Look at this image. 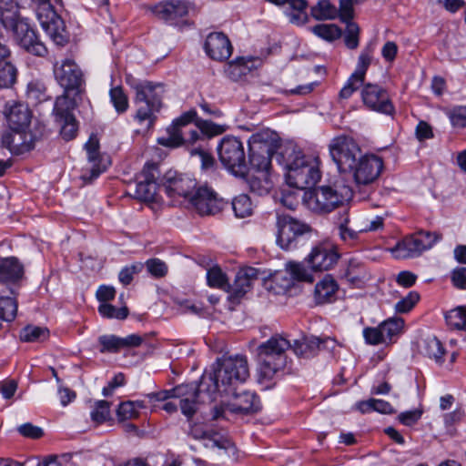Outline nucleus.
<instances>
[{"instance_id":"f257e3e1","label":"nucleus","mask_w":466,"mask_h":466,"mask_svg":"<svg viewBox=\"0 0 466 466\" xmlns=\"http://www.w3.org/2000/svg\"><path fill=\"white\" fill-rule=\"evenodd\" d=\"M225 128L211 121L198 117L197 111L190 109L176 118L167 128V136L159 137V145L177 147L181 145L195 146L205 141V137H212L222 134Z\"/></svg>"},{"instance_id":"f03ea898","label":"nucleus","mask_w":466,"mask_h":466,"mask_svg":"<svg viewBox=\"0 0 466 466\" xmlns=\"http://www.w3.org/2000/svg\"><path fill=\"white\" fill-rule=\"evenodd\" d=\"M249 377L246 356L236 355L225 358L213 374L201 379V390H207L208 400H215L218 393L229 394Z\"/></svg>"},{"instance_id":"7ed1b4c3","label":"nucleus","mask_w":466,"mask_h":466,"mask_svg":"<svg viewBox=\"0 0 466 466\" xmlns=\"http://www.w3.org/2000/svg\"><path fill=\"white\" fill-rule=\"evenodd\" d=\"M16 0L0 1V22L6 30H10L17 44L27 53L35 56L47 54L46 45L39 39L35 31L26 19L21 17Z\"/></svg>"},{"instance_id":"20e7f679","label":"nucleus","mask_w":466,"mask_h":466,"mask_svg":"<svg viewBox=\"0 0 466 466\" xmlns=\"http://www.w3.org/2000/svg\"><path fill=\"white\" fill-rule=\"evenodd\" d=\"M291 349V343L281 335H274L258 347L259 359L258 380H271L287 364L286 350Z\"/></svg>"},{"instance_id":"39448f33","label":"nucleus","mask_w":466,"mask_h":466,"mask_svg":"<svg viewBox=\"0 0 466 466\" xmlns=\"http://www.w3.org/2000/svg\"><path fill=\"white\" fill-rule=\"evenodd\" d=\"M318 157L307 156L295 152L287 163L286 180L289 186L299 189H306L315 186L321 177Z\"/></svg>"},{"instance_id":"423d86ee","label":"nucleus","mask_w":466,"mask_h":466,"mask_svg":"<svg viewBox=\"0 0 466 466\" xmlns=\"http://www.w3.org/2000/svg\"><path fill=\"white\" fill-rule=\"evenodd\" d=\"M351 196L352 191L350 187L335 183L307 191L304 195V202L316 213H329L348 201Z\"/></svg>"},{"instance_id":"0eeeda50","label":"nucleus","mask_w":466,"mask_h":466,"mask_svg":"<svg viewBox=\"0 0 466 466\" xmlns=\"http://www.w3.org/2000/svg\"><path fill=\"white\" fill-rule=\"evenodd\" d=\"M132 87L136 91L134 103L137 106L135 119L142 124L147 122L153 125L157 113L162 107L164 88L161 84H154L149 81L135 84Z\"/></svg>"},{"instance_id":"6e6552de","label":"nucleus","mask_w":466,"mask_h":466,"mask_svg":"<svg viewBox=\"0 0 466 466\" xmlns=\"http://www.w3.org/2000/svg\"><path fill=\"white\" fill-rule=\"evenodd\" d=\"M35 5L37 19L52 41L58 46L66 45L69 40L64 20L59 15V10L50 0H31Z\"/></svg>"},{"instance_id":"1a4fd4ad","label":"nucleus","mask_w":466,"mask_h":466,"mask_svg":"<svg viewBox=\"0 0 466 466\" xmlns=\"http://www.w3.org/2000/svg\"><path fill=\"white\" fill-rule=\"evenodd\" d=\"M277 244L284 250H292L304 244L309 227L287 215L277 217Z\"/></svg>"},{"instance_id":"9d476101","label":"nucleus","mask_w":466,"mask_h":466,"mask_svg":"<svg viewBox=\"0 0 466 466\" xmlns=\"http://www.w3.org/2000/svg\"><path fill=\"white\" fill-rule=\"evenodd\" d=\"M222 165L236 176L246 174V156L242 142L235 137H225L218 146Z\"/></svg>"},{"instance_id":"9b49d317","label":"nucleus","mask_w":466,"mask_h":466,"mask_svg":"<svg viewBox=\"0 0 466 466\" xmlns=\"http://www.w3.org/2000/svg\"><path fill=\"white\" fill-rule=\"evenodd\" d=\"M329 150L332 160L341 173H348L354 167L360 148L350 136L340 135L331 139Z\"/></svg>"},{"instance_id":"f8f14e48","label":"nucleus","mask_w":466,"mask_h":466,"mask_svg":"<svg viewBox=\"0 0 466 466\" xmlns=\"http://www.w3.org/2000/svg\"><path fill=\"white\" fill-rule=\"evenodd\" d=\"M268 132L256 133L248 141L249 164L253 171H269L275 152Z\"/></svg>"},{"instance_id":"ddd939ff","label":"nucleus","mask_w":466,"mask_h":466,"mask_svg":"<svg viewBox=\"0 0 466 466\" xmlns=\"http://www.w3.org/2000/svg\"><path fill=\"white\" fill-rule=\"evenodd\" d=\"M85 148L87 153V163L82 168L80 177L85 183H92L106 171L111 165V161L108 157L100 154L98 140L94 136L89 137L85 144Z\"/></svg>"},{"instance_id":"4468645a","label":"nucleus","mask_w":466,"mask_h":466,"mask_svg":"<svg viewBox=\"0 0 466 466\" xmlns=\"http://www.w3.org/2000/svg\"><path fill=\"white\" fill-rule=\"evenodd\" d=\"M176 399L179 400L178 405L181 412L191 419L197 411V406L199 402H211L208 400L207 390H201V382L198 386L195 384H181L174 388Z\"/></svg>"},{"instance_id":"2eb2a0df","label":"nucleus","mask_w":466,"mask_h":466,"mask_svg":"<svg viewBox=\"0 0 466 466\" xmlns=\"http://www.w3.org/2000/svg\"><path fill=\"white\" fill-rule=\"evenodd\" d=\"M383 169V160L374 154H367L356 160L351 173L358 185H369L380 177Z\"/></svg>"},{"instance_id":"dca6fc26","label":"nucleus","mask_w":466,"mask_h":466,"mask_svg":"<svg viewBox=\"0 0 466 466\" xmlns=\"http://www.w3.org/2000/svg\"><path fill=\"white\" fill-rule=\"evenodd\" d=\"M159 176L158 167L155 163H147L139 174L138 181L133 193L134 198L144 202L156 200L157 191L163 188L157 183Z\"/></svg>"},{"instance_id":"f3484780","label":"nucleus","mask_w":466,"mask_h":466,"mask_svg":"<svg viewBox=\"0 0 466 466\" xmlns=\"http://www.w3.org/2000/svg\"><path fill=\"white\" fill-rule=\"evenodd\" d=\"M54 75L66 92L77 90L84 82L81 69L69 58L55 63Z\"/></svg>"},{"instance_id":"a211bd4d","label":"nucleus","mask_w":466,"mask_h":466,"mask_svg":"<svg viewBox=\"0 0 466 466\" xmlns=\"http://www.w3.org/2000/svg\"><path fill=\"white\" fill-rule=\"evenodd\" d=\"M196 187V179L187 174L169 170L163 177L162 187L170 198H191Z\"/></svg>"},{"instance_id":"6ab92c4d","label":"nucleus","mask_w":466,"mask_h":466,"mask_svg":"<svg viewBox=\"0 0 466 466\" xmlns=\"http://www.w3.org/2000/svg\"><path fill=\"white\" fill-rule=\"evenodd\" d=\"M189 7L187 0H164L153 5L150 10L158 19L176 25L179 19L187 15Z\"/></svg>"},{"instance_id":"aec40b11","label":"nucleus","mask_w":466,"mask_h":466,"mask_svg":"<svg viewBox=\"0 0 466 466\" xmlns=\"http://www.w3.org/2000/svg\"><path fill=\"white\" fill-rule=\"evenodd\" d=\"M189 199L195 209L201 216L218 214L226 204L208 187H198Z\"/></svg>"},{"instance_id":"412c9836","label":"nucleus","mask_w":466,"mask_h":466,"mask_svg":"<svg viewBox=\"0 0 466 466\" xmlns=\"http://www.w3.org/2000/svg\"><path fill=\"white\" fill-rule=\"evenodd\" d=\"M363 103L370 109L392 115L394 106L389 97L387 91L375 84H366L361 91Z\"/></svg>"},{"instance_id":"4be33fe9","label":"nucleus","mask_w":466,"mask_h":466,"mask_svg":"<svg viewBox=\"0 0 466 466\" xmlns=\"http://www.w3.org/2000/svg\"><path fill=\"white\" fill-rule=\"evenodd\" d=\"M5 114L11 130L17 134L25 133L32 118L31 111L26 105L20 102L8 103Z\"/></svg>"},{"instance_id":"5701e85b","label":"nucleus","mask_w":466,"mask_h":466,"mask_svg":"<svg viewBox=\"0 0 466 466\" xmlns=\"http://www.w3.org/2000/svg\"><path fill=\"white\" fill-rule=\"evenodd\" d=\"M258 269L252 267H246L238 271L233 285H230L228 292V299L232 302H238L252 288L255 280L258 279Z\"/></svg>"},{"instance_id":"b1692460","label":"nucleus","mask_w":466,"mask_h":466,"mask_svg":"<svg viewBox=\"0 0 466 466\" xmlns=\"http://www.w3.org/2000/svg\"><path fill=\"white\" fill-rule=\"evenodd\" d=\"M207 55L218 61L227 60L232 54V45L228 36L221 32L210 33L204 45Z\"/></svg>"},{"instance_id":"393cba45","label":"nucleus","mask_w":466,"mask_h":466,"mask_svg":"<svg viewBox=\"0 0 466 466\" xmlns=\"http://www.w3.org/2000/svg\"><path fill=\"white\" fill-rule=\"evenodd\" d=\"M339 254L331 247L319 245L312 248L308 256V263L311 269L323 271L330 269L339 260Z\"/></svg>"},{"instance_id":"a878e982","label":"nucleus","mask_w":466,"mask_h":466,"mask_svg":"<svg viewBox=\"0 0 466 466\" xmlns=\"http://www.w3.org/2000/svg\"><path fill=\"white\" fill-rule=\"evenodd\" d=\"M335 340L326 337L320 339L315 336L306 337L302 340H295L291 348L296 355L302 358H311L324 349L334 348Z\"/></svg>"},{"instance_id":"bb28decb","label":"nucleus","mask_w":466,"mask_h":466,"mask_svg":"<svg viewBox=\"0 0 466 466\" xmlns=\"http://www.w3.org/2000/svg\"><path fill=\"white\" fill-rule=\"evenodd\" d=\"M237 390L228 395H233V400L228 404V409L234 413H252L260 409L258 397L250 391L237 393Z\"/></svg>"},{"instance_id":"cd10ccee","label":"nucleus","mask_w":466,"mask_h":466,"mask_svg":"<svg viewBox=\"0 0 466 466\" xmlns=\"http://www.w3.org/2000/svg\"><path fill=\"white\" fill-rule=\"evenodd\" d=\"M391 251L397 258H408L419 257L426 250L413 233L398 242Z\"/></svg>"},{"instance_id":"c85d7f7f","label":"nucleus","mask_w":466,"mask_h":466,"mask_svg":"<svg viewBox=\"0 0 466 466\" xmlns=\"http://www.w3.org/2000/svg\"><path fill=\"white\" fill-rule=\"evenodd\" d=\"M339 285L330 276L326 275L319 280L314 289V299L317 304L332 303L337 299Z\"/></svg>"},{"instance_id":"c756f323","label":"nucleus","mask_w":466,"mask_h":466,"mask_svg":"<svg viewBox=\"0 0 466 466\" xmlns=\"http://www.w3.org/2000/svg\"><path fill=\"white\" fill-rule=\"evenodd\" d=\"M342 277L355 288H361L370 279L366 267L355 258L350 259Z\"/></svg>"},{"instance_id":"7c9ffc66","label":"nucleus","mask_w":466,"mask_h":466,"mask_svg":"<svg viewBox=\"0 0 466 466\" xmlns=\"http://www.w3.org/2000/svg\"><path fill=\"white\" fill-rule=\"evenodd\" d=\"M25 133L17 134L13 130L5 131L1 137L2 146L13 154H23L33 147L31 141L26 142L25 140Z\"/></svg>"},{"instance_id":"2f4dec72","label":"nucleus","mask_w":466,"mask_h":466,"mask_svg":"<svg viewBox=\"0 0 466 466\" xmlns=\"http://www.w3.org/2000/svg\"><path fill=\"white\" fill-rule=\"evenodd\" d=\"M24 274V268L16 258H0V281L15 282Z\"/></svg>"},{"instance_id":"473e14b6","label":"nucleus","mask_w":466,"mask_h":466,"mask_svg":"<svg viewBox=\"0 0 466 466\" xmlns=\"http://www.w3.org/2000/svg\"><path fill=\"white\" fill-rule=\"evenodd\" d=\"M247 183L250 191L260 196L268 193L273 185L269 171H254L253 174H248Z\"/></svg>"},{"instance_id":"72a5a7b5","label":"nucleus","mask_w":466,"mask_h":466,"mask_svg":"<svg viewBox=\"0 0 466 466\" xmlns=\"http://www.w3.org/2000/svg\"><path fill=\"white\" fill-rule=\"evenodd\" d=\"M253 64L254 61L252 59L239 57L227 64L225 73L231 80L238 81L252 70L254 66Z\"/></svg>"},{"instance_id":"f704fd0d","label":"nucleus","mask_w":466,"mask_h":466,"mask_svg":"<svg viewBox=\"0 0 466 466\" xmlns=\"http://www.w3.org/2000/svg\"><path fill=\"white\" fill-rule=\"evenodd\" d=\"M292 278L286 269L276 271L268 280V289L276 294L285 293L294 286Z\"/></svg>"},{"instance_id":"c9c22d12","label":"nucleus","mask_w":466,"mask_h":466,"mask_svg":"<svg viewBox=\"0 0 466 466\" xmlns=\"http://www.w3.org/2000/svg\"><path fill=\"white\" fill-rule=\"evenodd\" d=\"M373 53L374 48L371 45H368L361 50L358 57L356 68L351 74L354 78H357V81L364 82L366 72L370 67L373 58Z\"/></svg>"},{"instance_id":"e433bc0d","label":"nucleus","mask_w":466,"mask_h":466,"mask_svg":"<svg viewBox=\"0 0 466 466\" xmlns=\"http://www.w3.org/2000/svg\"><path fill=\"white\" fill-rule=\"evenodd\" d=\"M444 317L451 329L466 331V305L447 311Z\"/></svg>"},{"instance_id":"4c0bfd02","label":"nucleus","mask_w":466,"mask_h":466,"mask_svg":"<svg viewBox=\"0 0 466 466\" xmlns=\"http://www.w3.org/2000/svg\"><path fill=\"white\" fill-rule=\"evenodd\" d=\"M310 14L316 20H332L338 16V9L329 0H319L311 7Z\"/></svg>"},{"instance_id":"58836bf2","label":"nucleus","mask_w":466,"mask_h":466,"mask_svg":"<svg viewBox=\"0 0 466 466\" xmlns=\"http://www.w3.org/2000/svg\"><path fill=\"white\" fill-rule=\"evenodd\" d=\"M75 106V102L73 99H70L65 91V94L58 96L55 102L54 106V113L56 116V120L64 118V119H71L74 116L72 111Z\"/></svg>"},{"instance_id":"ea45409f","label":"nucleus","mask_w":466,"mask_h":466,"mask_svg":"<svg viewBox=\"0 0 466 466\" xmlns=\"http://www.w3.org/2000/svg\"><path fill=\"white\" fill-rule=\"evenodd\" d=\"M311 32L328 42H333L342 36V30L335 24L316 25L311 28Z\"/></svg>"},{"instance_id":"a19ab883","label":"nucleus","mask_w":466,"mask_h":466,"mask_svg":"<svg viewBox=\"0 0 466 466\" xmlns=\"http://www.w3.org/2000/svg\"><path fill=\"white\" fill-rule=\"evenodd\" d=\"M404 326V320L400 318H390L379 325L385 343L391 341L395 336H398Z\"/></svg>"},{"instance_id":"79ce46f5","label":"nucleus","mask_w":466,"mask_h":466,"mask_svg":"<svg viewBox=\"0 0 466 466\" xmlns=\"http://www.w3.org/2000/svg\"><path fill=\"white\" fill-rule=\"evenodd\" d=\"M5 59H0V88L11 87L17 76L15 66Z\"/></svg>"},{"instance_id":"37998d69","label":"nucleus","mask_w":466,"mask_h":466,"mask_svg":"<svg viewBox=\"0 0 466 466\" xmlns=\"http://www.w3.org/2000/svg\"><path fill=\"white\" fill-rule=\"evenodd\" d=\"M423 352L426 356L435 360L437 362H442L445 350L441 342L435 337L428 338L423 341Z\"/></svg>"},{"instance_id":"c03bdc74","label":"nucleus","mask_w":466,"mask_h":466,"mask_svg":"<svg viewBox=\"0 0 466 466\" xmlns=\"http://www.w3.org/2000/svg\"><path fill=\"white\" fill-rule=\"evenodd\" d=\"M49 335L46 328L28 325L20 332V339L25 342H36L46 339Z\"/></svg>"},{"instance_id":"a18cd8bd","label":"nucleus","mask_w":466,"mask_h":466,"mask_svg":"<svg viewBox=\"0 0 466 466\" xmlns=\"http://www.w3.org/2000/svg\"><path fill=\"white\" fill-rule=\"evenodd\" d=\"M189 154L192 157H198L200 161L202 170H210L215 167V159L212 155L201 145L198 144L197 147L192 146L188 148Z\"/></svg>"},{"instance_id":"49530a36","label":"nucleus","mask_w":466,"mask_h":466,"mask_svg":"<svg viewBox=\"0 0 466 466\" xmlns=\"http://www.w3.org/2000/svg\"><path fill=\"white\" fill-rule=\"evenodd\" d=\"M207 280L208 286L223 289L227 292L230 288L226 274L218 267H213L208 270Z\"/></svg>"},{"instance_id":"de8ad7c7","label":"nucleus","mask_w":466,"mask_h":466,"mask_svg":"<svg viewBox=\"0 0 466 466\" xmlns=\"http://www.w3.org/2000/svg\"><path fill=\"white\" fill-rule=\"evenodd\" d=\"M232 208L238 218H246L252 214V203L248 195L241 194L232 200Z\"/></svg>"},{"instance_id":"09e8293b","label":"nucleus","mask_w":466,"mask_h":466,"mask_svg":"<svg viewBox=\"0 0 466 466\" xmlns=\"http://www.w3.org/2000/svg\"><path fill=\"white\" fill-rule=\"evenodd\" d=\"M346 24L345 32L342 33L344 44L350 50L357 49L360 45V28L355 22Z\"/></svg>"},{"instance_id":"8fccbe9b","label":"nucleus","mask_w":466,"mask_h":466,"mask_svg":"<svg viewBox=\"0 0 466 466\" xmlns=\"http://www.w3.org/2000/svg\"><path fill=\"white\" fill-rule=\"evenodd\" d=\"M17 301L14 298H0V318L5 321H13L17 313Z\"/></svg>"},{"instance_id":"3c124183","label":"nucleus","mask_w":466,"mask_h":466,"mask_svg":"<svg viewBox=\"0 0 466 466\" xmlns=\"http://www.w3.org/2000/svg\"><path fill=\"white\" fill-rule=\"evenodd\" d=\"M109 96L110 101L118 114H123L127 110L128 98L121 86L112 87Z\"/></svg>"},{"instance_id":"603ef678","label":"nucleus","mask_w":466,"mask_h":466,"mask_svg":"<svg viewBox=\"0 0 466 466\" xmlns=\"http://www.w3.org/2000/svg\"><path fill=\"white\" fill-rule=\"evenodd\" d=\"M93 422L102 424L110 418V402L107 400H97L90 412Z\"/></svg>"},{"instance_id":"864d4df0","label":"nucleus","mask_w":466,"mask_h":466,"mask_svg":"<svg viewBox=\"0 0 466 466\" xmlns=\"http://www.w3.org/2000/svg\"><path fill=\"white\" fill-rule=\"evenodd\" d=\"M98 312L101 316L107 319H125L128 316V309L127 306L117 309L108 303H101L98 307Z\"/></svg>"},{"instance_id":"5fc2aeb1","label":"nucleus","mask_w":466,"mask_h":466,"mask_svg":"<svg viewBox=\"0 0 466 466\" xmlns=\"http://www.w3.org/2000/svg\"><path fill=\"white\" fill-rule=\"evenodd\" d=\"M101 353H116L120 351V337L116 335H102L98 338Z\"/></svg>"},{"instance_id":"6e6d98bb","label":"nucleus","mask_w":466,"mask_h":466,"mask_svg":"<svg viewBox=\"0 0 466 466\" xmlns=\"http://www.w3.org/2000/svg\"><path fill=\"white\" fill-rule=\"evenodd\" d=\"M415 234L425 250L432 248L436 243L442 239V234L438 231L419 230Z\"/></svg>"},{"instance_id":"4d7b16f0","label":"nucleus","mask_w":466,"mask_h":466,"mask_svg":"<svg viewBox=\"0 0 466 466\" xmlns=\"http://www.w3.org/2000/svg\"><path fill=\"white\" fill-rule=\"evenodd\" d=\"M420 300V294L416 291H410L409 294L398 301L395 305V310L398 313H407L410 311Z\"/></svg>"},{"instance_id":"13d9d810","label":"nucleus","mask_w":466,"mask_h":466,"mask_svg":"<svg viewBox=\"0 0 466 466\" xmlns=\"http://www.w3.org/2000/svg\"><path fill=\"white\" fill-rule=\"evenodd\" d=\"M56 121L61 126L60 134L65 140L69 141L76 136L77 124L75 116L71 119L61 118Z\"/></svg>"},{"instance_id":"bf43d9fd","label":"nucleus","mask_w":466,"mask_h":466,"mask_svg":"<svg viewBox=\"0 0 466 466\" xmlns=\"http://www.w3.org/2000/svg\"><path fill=\"white\" fill-rule=\"evenodd\" d=\"M357 0H339V6L338 9V15L341 22L349 23L353 22L354 17V5H358Z\"/></svg>"},{"instance_id":"052dcab7","label":"nucleus","mask_w":466,"mask_h":466,"mask_svg":"<svg viewBox=\"0 0 466 466\" xmlns=\"http://www.w3.org/2000/svg\"><path fill=\"white\" fill-rule=\"evenodd\" d=\"M132 400L123 401L118 405L116 410V416L118 420L124 421L127 420H133L137 418L138 412L134 407Z\"/></svg>"},{"instance_id":"680f3d73","label":"nucleus","mask_w":466,"mask_h":466,"mask_svg":"<svg viewBox=\"0 0 466 466\" xmlns=\"http://www.w3.org/2000/svg\"><path fill=\"white\" fill-rule=\"evenodd\" d=\"M286 271L290 273L293 278V283L296 281H308L310 280V276L304 267L299 263L289 262L285 268Z\"/></svg>"},{"instance_id":"e2e57ef3","label":"nucleus","mask_w":466,"mask_h":466,"mask_svg":"<svg viewBox=\"0 0 466 466\" xmlns=\"http://www.w3.org/2000/svg\"><path fill=\"white\" fill-rule=\"evenodd\" d=\"M143 267L142 263H136L123 268L118 274L119 281L124 286L129 285L132 282L134 276L141 272Z\"/></svg>"},{"instance_id":"0e129e2a","label":"nucleus","mask_w":466,"mask_h":466,"mask_svg":"<svg viewBox=\"0 0 466 466\" xmlns=\"http://www.w3.org/2000/svg\"><path fill=\"white\" fill-rule=\"evenodd\" d=\"M349 218H345L338 228L339 235L345 243L352 245L359 238L360 231H355L348 227Z\"/></svg>"},{"instance_id":"69168bd1","label":"nucleus","mask_w":466,"mask_h":466,"mask_svg":"<svg viewBox=\"0 0 466 466\" xmlns=\"http://www.w3.org/2000/svg\"><path fill=\"white\" fill-rule=\"evenodd\" d=\"M146 267L147 271L155 278H162L167 273V266L159 258L147 260Z\"/></svg>"},{"instance_id":"338daca9","label":"nucleus","mask_w":466,"mask_h":466,"mask_svg":"<svg viewBox=\"0 0 466 466\" xmlns=\"http://www.w3.org/2000/svg\"><path fill=\"white\" fill-rule=\"evenodd\" d=\"M453 127H466V106H458L452 109L449 115Z\"/></svg>"},{"instance_id":"774afa93","label":"nucleus","mask_w":466,"mask_h":466,"mask_svg":"<svg viewBox=\"0 0 466 466\" xmlns=\"http://www.w3.org/2000/svg\"><path fill=\"white\" fill-rule=\"evenodd\" d=\"M44 466H77L70 454H63L60 457H51L44 461Z\"/></svg>"}]
</instances>
